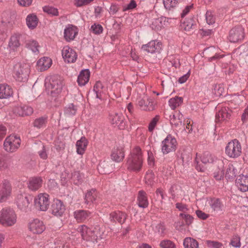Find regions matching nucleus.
Wrapping results in <instances>:
<instances>
[{
	"mask_svg": "<svg viewBox=\"0 0 248 248\" xmlns=\"http://www.w3.org/2000/svg\"><path fill=\"white\" fill-rule=\"evenodd\" d=\"M143 159L141 150L137 146L131 152L127 159L126 166L130 171L139 172L141 170Z\"/></svg>",
	"mask_w": 248,
	"mask_h": 248,
	"instance_id": "1",
	"label": "nucleus"
},
{
	"mask_svg": "<svg viewBox=\"0 0 248 248\" xmlns=\"http://www.w3.org/2000/svg\"><path fill=\"white\" fill-rule=\"evenodd\" d=\"M63 85V79L58 75H53L46 79V89L52 96H55L60 93Z\"/></svg>",
	"mask_w": 248,
	"mask_h": 248,
	"instance_id": "2",
	"label": "nucleus"
},
{
	"mask_svg": "<svg viewBox=\"0 0 248 248\" xmlns=\"http://www.w3.org/2000/svg\"><path fill=\"white\" fill-rule=\"evenodd\" d=\"M78 233L81 236L82 239L87 241L94 242L101 238L98 227L91 229L85 225H82L78 228Z\"/></svg>",
	"mask_w": 248,
	"mask_h": 248,
	"instance_id": "3",
	"label": "nucleus"
},
{
	"mask_svg": "<svg viewBox=\"0 0 248 248\" xmlns=\"http://www.w3.org/2000/svg\"><path fill=\"white\" fill-rule=\"evenodd\" d=\"M21 140L19 137L10 135L4 140L3 146L5 152L8 153L16 152L20 147Z\"/></svg>",
	"mask_w": 248,
	"mask_h": 248,
	"instance_id": "4",
	"label": "nucleus"
},
{
	"mask_svg": "<svg viewBox=\"0 0 248 248\" xmlns=\"http://www.w3.org/2000/svg\"><path fill=\"white\" fill-rule=\"evenodd\" d=\"M13 75L14 78L18 81H27L29 75L28 66L21 63H17L14 66Z\"/></svg>",
	"mask_w": 248,
	"mask_h": 248,
	"instance_id": "5",
	"label": "nucleus"
},
{
	"mask_svg": "<svg viewBox=\"0 0 248 248\" xmlns=\"http://www.w3.org/2000/svg\"><path fill=\"white\" fill-rule=\"evenodd\" d=\"M241 153V144L236 139L228 142L225 147V154L230 158H236L240 156Z\"/></svg>",
	"mask_w": 248,
	"mask_h": 248,
	"instance_id": "6",
	"label": "nucleus"
},
{
	"mask_svg": "<svg viewBox=\"0 0 248 248\" xmlns=\"http://www.w3.org/2000/svg\"><path fill=\"white\" fill-rule=\"evenodd\" d=\"M177 146L176 139L171 135H168L161 142V151L164 155L176 150Z\"/></svg>",
	"mask_w": 248,
	"mask_h": 248,
	"instance_id": "7",
	"label": "nucleus"
},
{
	"mask_svg": "<svg viewBox=\"0 0 248 248\" xmlns=\"http://www.w3.org/2000/svg\"><path fill=\"white\" fill-rule=\"evenodd\" d=\"M28 228L34 234H41L46 229L43 222L38 218H32L30 219Z\"/></svg>",
	"mask_w": 248,
	"mask_h": 248,
	"instance_id": "8",
	"label": "nucleus"
},
{
	"mask_svg": "<svg viewBox=\"0 0 248 248\" xmlns=\"http://www.w3.org/2000/svg\"><path fill=\"white\" fill-rule=\"evenodd\" d=\"M244 38V31L242 26H235L230 30L228 39L231 42L237 43L241 41Z\"/></svg>",
	"mask_w": 248,
	"mask_h": 248,
	"instance_id": "9",
	"label": "nucleus"
},
{
	"mask_svg": "<svg viewBox=\"0 0 248 248\" xmlns=\"http://www.w3.org/2000/svg\"><path fill=\"white\" fill-rule=\"evenodd\" d=\"M34 204L39 210L46 211L49 205V195L46 193L38 194L34 199Z\"/></svg>",
	"mask_w": 248,
	"mask_h": 248,
	"instance_id": "10",
	"label": "nucleus"
},
{
	"mask_svg": "<svg viewBox=\"0 0 248 248\" xmlns=\"http://www.w3.org/2000/svg\"><path fill=\"white\" fill-rule=\"evenodd\" d=\"M142 50L151 54H159L162 50V43L155 40H152L148 43L143 45Z\"/></svg>",
	"mask_w": 248,
	"mask_h": 248,
	"instance_id": "11",
	"label": "nucleus"
},
{
	"mask_svg": "<svg viewBox=\"0 0 248 248\" xmlns=\"http://www.w3.org/2000/svg\"><path fill=\"white\" fill-rule=\"evenodd\" d=\"M109 120L112 124L118 127L120 129H124L126 127L124 116L121 112L111 113L109 115Z\"/></svg>",
	"mask_w": 248,
	"mask_h": 248,
	"instance_id": "12",
	"label": "nucleus"
},
{
	"mask_svg": "<svg viewBox=\"0 0 248 248\" xmlns=\"http://www.w3.org/2000/svg\"><path fill=\"white\" fill-rule=\"evenodd\" d=\"M246 170L243 174L239 175L235 180L237 186L242 192L248 191V168Z\"/></svg>",
	"mask_w": 248,
	"mask_h": 248,
	"instance_id": "13",
	"label": "nucleus"
},
{
	"mask_svg": "<svg viewBox=\"0 0 248 248\" xmlns=\"http://www.w3.org/2000/svg\"><path fill=\"white\" fill-rule=\"evenodd\" d=\"M12 186L10 182L4 180L0 187V202L6 201L11 195Z\"/></svg>",
	"mask_w": 248,
	"mask_h": 248,
	"instance_id": "14",
	"label": "nucleus"
},
{
	"mask_svg": "<svg viewBox=\"0 0 248 248\" xmlns=\"http://www.w3.org/2000/svg\"><path fill=\"white\" fill-rule=\"evenodd\" d=\"M62 54L65 62L68 63L75 62L77 59V54L76 51L68 46L63 47Z\"/></svg>",
	"mask_w": 248,
	"mask_h": 248,
	"instance_id": "15",
	"label": "nucleus"
},
{
	"mask_svg": "<svg viewBox=\"0 0 248 248\" xmlns=\"http://www.w3.org/2000/svg\"><path fill=\"white\" fill-rule=\"evenodd\" d=\"M232 110L228 107L221 108L216 114V122L227 121L230 119Z\"/></svg>",
	"mask_w": 248,
	"mask_h": 248,
	"instance_id": "16",
	"label": "nucleus"
},
{
	"mask_svg": "<svg viewBox=\"0 0 248 248\" xmlns=\"http://www.w3.org/2000/svg\"><path fill=\"white\" fill-rule=\"evenodd\" d=\"M78 30L76 26L68 24L64 30V38L67 42L73 41L78 34Z\"/></svg>",
	"mask_w": 248,
	"mask_h": 248,
	"instance_id": "17",
	"label": "nucleus"
},
{
	"mask_svg": "<svg viewBox=\"0 0 248 248\" xmlns=\"http://www.w3.org/2000/svg\"><path fill=\"white\" fill-rule=\"evenodd\" d=\"M138 106L140 109L145 111H152L155 109V106L153 99L147 96L138 101Z\"/></svg>",
	"mask_w": 248,
	"mask_h": 248,
	"instance_id": "18",
	"label": "nucleus"
},
{
	"mask_svg": "<svg viewBox=\"0 0 248 248\" xmlns=\"http://www.w3.org/2000/svg\"><path fill=\"white\" fill-rule=\"evenodd\" d=\"M51 213L55 216H62L65 210V206L62 202L56 199L53 201L51 207Z\"/></svg>",
	"mask_w": 248,
	"mask_h": 248,
	"instance_id": "19",
	"label": "nucleus"
},
{
	"mask_svg": "<svg viewBox=\"0 0 248 248\" xmlns=\"http://www.w3.org/2000/svg\"><path fill=\"white\" fill-rule=\"evenodd\" d=\"M207 204L217 213H221L224 209V205L220 199L216 198H210L207 200Z\"/></svg>",
	"mask_w": 248,
	"mask_h": 248,
	"instance_id": "20",
	"label": "nucleus"
},
{
	"mask_svg": "<svg viewBox=\"0 0 248 248\" xmlns=\"http://www.w3.org/2000/svg\"><path fill=\"white\" fill-rule=\"evenodd\" d=\"M26 35L20 33H15L12 35L9 40L8 46L10 50L15 51L20 46V39L25 38Z\"/></svg>",
	"mask_w": 248,
	"mask_h": 248,
	"instance_id": "21",
	"label": "nucleus"
},
{
	"mask_svg": "<svg viewBox=\"0 0 248 248\" xmlns=\"http://www.w3.org/2000/svg\"><path fill=\"white\" fill-rule=\"evenodd\" d=\"M51 59L47 57H44L37 61L36 69L38 71H45L48 69L51 66Z\"/></svg>",
	"mask_w": 248,
	"mask_h": 248,
	"instance_id": "22",
	"label": "nucleus"
},
{
	"mask_svg": "<svg viewBox=\"0 0 248 248\" xmlns=\"http://www.w3.org/2000/svg\"><path fill=\"white\" fill-rule=\"evenodd\" d=\"M124 157V154L122 147L113 148L111 154V158L112 160L116 162H120L123 160Z\"/></svg>",
	"mask_w": 248,
	"mask_h": 248,
	"instance_id": "23",
	"label": "nucleus"
},
{
	"mask_svg": "<svg viewBox=\"0 0 248 248\" xmlns=\"http://www.w3.org/2000/svg\"><path fill=\"white\" fill-rule=\"evenodd\" d=\"M90 76V72L89 69L82 70L79 73L77 82L80 86L85 85L89 81Z\"/></svg>",
	"mask_w": 248,
	"mask_h": 248,
	"instance_id": "24",
	"label": "nucleus"
},
{
	"mask_svg": "<svg viewBox=\"0 0 248 248\" xmlns=\"http://www.w3.org/2000/svg\"><path fill=\"white\" fill-rule=\"evenodd\" d=\"M196 21L193 18L186 19L182 23L181 26L185 31L191 33L196 28Z\"/></svg>",
	"mask_w": 248,
	"mask_h": 248,
	"instance_id": "25",
	"label": "nucleus"
},
{
	"mask_svg": "<svg viewBox=\"0 0 248 248\" xmlns=\"http://www.w3.org/2000/svg\"><path fill=\"white\" fill-rule=\"evenodd\" d=\"M138 204L140 207L145 208L149 204L147 197V194L143 190H140L138 193Z\"/></svg>",
	"mask_w": 248,
	"mask_h": 248,
	"instance_id": "26",
	"label": "nucleus"
},
{
	"mask_svg": "<svg viewBox=\"0 0 248 248\" xmlns=\"http://www.w3.org/2000/svg\"><path fill=\"white\" fill-rule=\"evenodd\" d=\"M43 180L41 177H33L31 178L28 183V187L29 189L32 191L38 190L41 187Z\"/></svg>",
	"mask_w": 248,
	"mask_h": 248,
	"instance_id": "27",
	"label": "nucleus"
},
{
	"mask_svg": "<svg viewBox=\"0 0 248 248\" xmlns=\"http://www.w3.org/2000/svg\"><path fill=\"white\" fill-rule=\"evenodd\" d=\"M16 203L20 210H26L30 203V201L28 197L20 195L17 198Z\"/></svg>",
	"mask_w": 248,
	"mask_h": 248,
	"instance_id": "28",
	"label": "nucleus"
},
{
	"mask_svg": "<svg viewBox=\"0 0 248 248\" xmlns=\"http://www.w3.org/2000/svg\"><path fill=\"white\" fill-rule=\"evenodd\" d=\"M26 20L28 27L31 30L35 29L38 23V18L36 15L34 14L28 15Z\"/></svg>",
	"mask_w": 248,
	"mask_h": 248,
	"instance_id": "29",
	"label": "nucleus"
},
{
	"mask_svg": "<svg viewBox=\"0 0 248 248\" xmlns=\"http://www.w3.org/2000/svg\"><path fill=\"white\" fill-rule=\"evenodd\" d=\"M88 141L85 137H82L76 143L77 152L78 154L82 155L86 149Z\"/></svg>",
	"mask_w": 248,
	"mask_h": 248,
	"instance_id": "30",
	"label": "nucleus"
},
{
	"mask_svg": "<svg viewBox=\"0 0 248 248\" xmlns=\"http://www.w3.org/2000/svg\"><path fill=\"white\" fill-rule=\"evenodd\" d=\"M13 92L12 88L7 85H0V98H8L11 96Z\"/></svg>",
	"mask_w": 248,
	"mask_h": 248,
	"instance_id": "31",
	"label": "nucleus"
},
{
	"mask_svg": "<svg viewBox=\"0 0 248 248\" xmlns=\"http://www.w3.org/2000/svg\"><path fill=\"white\" fill-rule=\"evenodd\" d=\"M193 218H179L178 221L175 223V228L180 230L183 231L186 229V227L190 224Z\"/></svg>",
	"mask_w": 248,
	"mask_h": 248,
	"instance_id": "32",
	"label": "nucleus"
},
{
	"mask_svg": "<svg viewBox=\"0 0 248 248\" xmlns=\"http://www.w3.org/2000/svg\"><path fill=\"white\" fill-rule=\"evenodd\" d=\"M183 119V115L178 113L176 115L172 114L170 116V121L171 125L175 127H178L182 125Z\"/></svg>",
	"mask_w": 248,
	"mask_h": 248,
	"instance_id": "33",
	"label": "nucleus"
},
{
	"mask_svg": "<svg viewBox=\"0 0 248 248\" xmlns=\"http://www.w3.org/2000/svg\"><path fill=\"white\" fill-rule=\"evenodd\" d=\"M25 47L31 50L34 53H39V47H40L38 43L34 40L30 39L25 41Z\"/></svg>",
	"mask_w": 248,
	"mask_h": 248,
	"instance_id": "34",
	"label": "nucleus"
},
{
	"mask_svg": "<svg viewBox=\"0 0 248 248\" xmlns=\"http://www.w3.org/2000/svg\"><path fill=\"white\" fill-rule=\"evenodd\" d=\"M175 205L178 210L181 212L180 214V217H192L188 214L189 209L187 205L182 202H177Z\"/></svg>",
	"mask_w": 248,
	"mask_h": 248,
	"instance_id": "35",
	"label": "nucleus"
},
{
	"mask_svg": "<svg viewBox=\"0 0 248 248\" xmlns=\"http://www.w3.org/2000/svg\"><path fill=\"white\" fill-rule=\"evenodd\" d=\"M97 198V193L95 189H92L88 191L85 196V202L87 204L94 203Z\"/></svg>",
	"mask_w": 248,
	"mask_h": 248,
	"instance_id": "36",
	"label": "nucleus"
},
{
	"mask_svg": "<svg viewBox=\"0 0 248 248\" xmlns=\"http://www.w3.org/2000/svg\"><path fill=\"white\" fill-rule=\"evenodd\" d=\"M47 122V117L42 116L36 118L33 122V126L38 129L44 128L46 126Z\"/></svg>",
	"mask_w": 248,
	"mask_h": 248,
	"instance_id": "37",
	"label": "nucleus"
},
{
	"mask_svg": "<svg viewBox=\"0 0 248 248\" xmlns=\"http://www.w3.org/2000/svg\"><path fill=\"white\" fill-rule=\"evenodd\" d=\"M15 210L10 207H5L0 211V217H16Z\"/></svg>",
	"mask_w": 248,
	"mask_h": 248,
	"instance_id": "38",
	"label": "nucleus"
},
{
	"mask_svg": "<svg viewBox=\"0 0 248 248\" xmlns=\"http://www.w3.org/2000/svg\"><path fill=\"white\" fill-rule=\"evenodd\" d=\"M183 102V98L182 97L175 96L170 98L169 101V105L170 108L174 110L177 107L181 105Z\"/></svg>",
	"mask_w": 248,
	"mask_h": 248,
	"instance_id": "39",
	"label": "nucleus"
},
{
	"mask_svg": "<svg viewBox=\"0 0 248 248\" xmlns=\"http://www.w3.org/2000/svg\"><path fill=\"white\" fill-rule=\"evenodd\" d=\"M185 248H198L199 243L194 239L191 237L186 238L183 242Z\"/></svg>",
	"mask_w": 248,
	"mask_h": 248,
	"instance_id": "40",
	"label": "nucleus"
},
{
	"mask_svg": "<svg viewBox=\"0 0 248 248\" xmlns=\"http://www.w3.org/2000/svg\"><path fill=\"white\" fill-rule=\"evenodd\" d=\"M33 113V108L29 106H23L17 108V113L21 116H28Z\"/></svg>",
	"mask_w": 248,
	"mask_h": 248,
	"instance_id": "41",
	"label": "nucleus"
},
{
	"mask_svg": "<svg viewBox=\"0 0 248 248\" xmlns=\"http://www.w3.org/2000/svg\"><path fill=\"white\" fill-rule=\"evenodd\" d=\"M180 0H163L164 7L169 10H173L176 7Z\"/></svg>",
	"mask_w": 248,
	"mask_h": 248,
	"instance_id": "42",
	"label": "nucleus"
},
{
	"mask_svg": "<svg viewBox=\"0 0 248 248\" xmlns=\"http://www.w3.org/2000/svg\"><path fill=\"white\" fill-rule=\"evenodd\" d=\"M216 157L208 152H204L201 157V161L203 164L213 163Z\"/></svg>",
	"mask_w": 248,
	"mask_h": 248,
	"instance_id": "43",
	"label": "nucleus"
},
{
	"mask_svg": "<svg viewBox=\"0 0 248 248\" xmlns=\"http://www.w3.org/2000/svg\"><path fill=\"white\" fill-rule=\"evenodd\" d=\"M104 87L102 83L98 81L96 82L93 87V92L96 94V97L97 98H101V93H103Z\"/></svg>",
	"mask_w": 248,
	"mask_h": 248,
	"instance_id": "44",
	"label": "nucleus"
},
{
	"mask_svg": "<svg viewBox=\"0 0 248 248\" xmlns=\"http://www.w3.org/2000/svg\"><path fill=\"white\" fill-rule=\"evenodd\" d=\"M77 109L73 104H69L64 109V113L68 116H73L76 114Z\"/></svg>",
	"mask_w": 248,
	"mask_h": 248,
	"instance_id": "45",
	"label": "nucleus"
},
{
	"mask_svg": "<svg viewBox=\"0 0 248 248\" xmlns=\"http://www.w3.org/2000/svg\"><path fill=\"white\" fill-rule=\"evenodd\" d=\"M43 11L51 16H59V11L57 8L53 6H45L43 8Z\"/></svg>",
	"mask_w": 248,
	"mask_h": 248,
	"instance_id": "46",
	"label": "nucleus"
},
{
	"mask_svg": "<svg viewBox=\"0 0 248 248\" xmlns=\"http://www.w3.org/2000/svg\"><path fill=\"white\" fill-rule=\"evenodd\" d=\"M235 176V169L232 165L229 164L226 169L225 177L227 179H232Z\"/></svg>",
	"mask_w": 248,
	"mask_h": 248,
	"instance_id": "47",
	"label": "nucleus"
},
{
	"mask_svg": "<svg viewBox=\"0 0 248 248\" xmlns=\"http://www.w3.org/2000/svg\"><path fill=\"white\" fill-rule=\"evenodd\" d=\"M16 222L15 218H0V224L4 227L11 226Z\"/></svg>",
	"mask_w": 248,
	"mask_h": 248,
	"instance_id": "48",
	"label": "nucleus"
},
{
	"mask_svg": "<svg viewBox=\"0 0 248 248\" xmlns=\"http://www.w3.org/2000/svg\"><path fill=\"white\" fill-rule=\"evenodd\" d=\"M177 155L178 159L181 160V163L183 165L187 164L191 159V157L190 156L189 154L187 153L186 152L182 153L181 155H179L178 153Z\"/></svg>",
	"mask_w": 248,
	"mask_h": 248,
	"instance_id": "49",
	"label": "nucleus"
},
{
	"mask_svg": "<svg viewBox=\"0 0 248 248\" xmlns=\"http://www.w3.org/2000/svg\"><path fill=\"white\" fill-rule=\"evenodd\" d=\"M155 174L152 171H148L145 176V183L148 185L152 186L154 182Z\"/></svg>",
	"mask_w": 248,
	"mask_h": 248,
	"instance_id": "50",
	"label": "nucleus"
},
{
	"mask_svg": "<svg viewBox=\"0 0 248 248\" xmlns=\"http://www.w3.org/2000/svg\"><path fill=\"white\" fill-rule=\"evenodd\" d=\"M71 178L76 185H78L82 180V176L78 171H75L71 174Z\"/></svg>",
	"mask_w": 248,
	"mask_h": 248,
	"instance_id": "51",
	"label": "nucleus"
},
{
	"mask_svg": "<svg viewBox=\"0 0 248 248\" xmlns=\"http://www.w3.org/2000/svg\"><path fill=\"white\" fill-rule=\"evenodd\" d=\"M91 30L94 34L99 35L103 32V28L100 24L94 23L91 26Z\"/></svg>",
	"mask_w": 248,
	"mask_h": 248,
	"instance_id": "52",
	"label": "nucleus"
},
{
	"mask_svg": "<svg viewBox=\"0 0 248 248\" xmlns=\"http://www.w3.org/2000/svg\"><path fill=\"white\" fill-rule=\"evenodd\" d=\"M14 16H11V13L5 12L3 13L1 22L6 25L7 24H12L13 21Z\"/></svg>",
	"mask_w": 248,
	"mask_h": 248,
	"instance_id": "53",
	"label": "nucleus"
},
{
	"mask_svg": "<svg viewBox=\"0 0 248 248\" xmlns=\"http://www.w3.org/2000/svg\"><path fill=\"white\" fill-rule=\"evenodd\" d=\"M159 118L160 116L157 115L152 119L148 125V130L149 132H153L155 127L159 121Z\"/></svg>",
	"mask_w": 248,
	"mask_h": 248,
	"instance_id": "54",
	"label": "nucleus"
},
{
	"mask_svg": "<svg viewBox=\"0 0 248 248\" xmlns=\"http://www.w3.org/2000/svg\"><path fill=\"white\" fill-rule=\"evenodd\" d=\"M159 246L161 248H176L174 243L169 240H164L160 242Z\"/></svg>",
	"mask_w": 248,
	"mask_h": 248,
	"instance_id": "55",
	"label": "nucleus"
},
{
	"mask_svg": "<svg viewBox=\"0 0 248 248\" xmlns=\"http://www.w3.org/2000/svg\"><path fill=\"white\" fill-rule=\"evenodd\" d=\"M127 110L129 112V114H127V116L129 120V121L131 123L135 122V116L133 114L134 111V107L131 103H129L127 106Z\"/></svg>",
	"mask_w": 248,
	"mask_h": 248,
	"instance_id": "56",
	"label": "nucleus"
},
{
	"mask_svg": "<svg viewBox=\"0 0 248 248\" xmlns=\"http://www.w3.org/2000/svg\"><path fill=\"white\" fill-rule=\"evenodd\" d=\"M205 18L207 23L209 25H212L215 22V16L213 13L210 11H207L206 12Z\"/></svg>",
	"mask_w": 248,
	"mask_h": 248,
	"instance_id": "57",
	"label": "nucleus"
},
{
	"mask_svg": "<svg viewBox=\"0 0 248 248\" xmlns=\"http://www.w3.org/2000/svg\"><path fill=\"white\" fill-rule=\"evenodd\" d=\"M205 244L209 248H221L222 246L221 243L211 240H207L205 242Z\"/></svg>",
	"mask_w": 248,
	"mask_h": 248,
	"instance_id": "58",
	"label": "nucleus"
},
{
	"mask_svg": "<svg viewBox=\"0 0 248 248\" xmlns=\"http://www.w3.org/2000/svg\"><path fill=\"white\" fill-rule=\"evenodd\" d=\"M90 213L83 210H76L74 212V217H87L90 216Z\"/></svg>",
	"mask_w": 248,
	"mask_h": 248,
	"instance_id": "59",
	"label": "nucleus"
},
{
	"mask_svg": "<svg viewBox=\"0 0 248 248\" xmlns=\"http://www.w3.org/2000/svg\"><path fill=\"white\" fill-rule=\"evenodd\" d=\"M137 5L135 0H131L129 3L123 6V11L125 12L126 11L133 10L137 7Z\"/></svg>",
	"mask_w": 248,
	"mask_h": 248,
	"instance_id": "60",
	"label": "nucleus"
},
{
	"mask_svg": "<svg viewBox=\"0 0 248 248\" xmlns=\"http://www.w3.org/2000/svg\"><path fill=\"white\" fill-rule=\"evenodd\" d=\"M40 157L43 159L46 160L47 158V153L46 146L42 145L41 149L38 152Z\"/></svg>",
	"mask_w": 248,
	"mask_h": 248,
	"instance_id": "61",
	"label": "nucleus"
},
{
	"mask_svg": "<svg viewBox=\"0 0 248 248\" xmlns=\"http://www.w3.org/2000/svg\"><path fill=\"white\" fill-rule=\"evenodd\" d=\"M231 245L235 248H239L241 246L240 239V238L237 236L233 237L232 238Z\"/></svg>",
	"mask_w": 248,
	"mask_h": 248,
	"instance_id": "62",
	"label": "nucleus"
},
{
	"mask_svg": "<svg viewBox=\"0 0 248 248\" xmlns=\"http://www.w3.org/2000/svg\"><path fill=\"white\" fill-rule=\"evenodd\" d=\"M148 164L151 167L153 168L155 165V158L153 154L151 152H148Z\"/></svg>",
	"mask_w": 248,
	"mask_h": 248,
	"instance_id": "63",
	"label": "nucleus"
},
{
	"mask_svg": "<svg viewBox=\"0 0 248 248\" xmlns=\"http://www.w3.org/2000/svg\"><path fill=\"white\" fill-rule=\"evenodd\" d=\"M241 121L243 124L246 123L248 121V105L243 111L241 116Z\"/></svg>",
	"mask_w": 248,
	"mask_h": 248,
	"instance_id": "64",
	"label": "nucleus"
}]
</instances>
